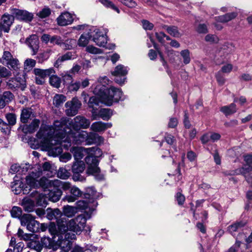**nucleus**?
<instances>
[{
    "instance_id": "de8ad7c7",
    "label": "nucleus",
    "mask_w": 252,
    "mask_h": 252,
    "mask_svg": "<svg viewBox=\"0 0 252 252\" xmlns=\"http://www.w3.org/2000/svg\"><path fill=\"white\" fill-rule=\"evenodd\" d=\"M23 206L26 211L31 212L33 210L34 203L30 199L24 200L23 201Z\"/></svg>"
},
{
    "instance_id": "f257e3e1",
    "label": "nucleus",
    "mask_w": 252,
    "mask_h": 252,
    "mask_svg": "<svg viewBox=\"0 0 252 252\" xmlns=\"http://www.w3.org/2000/svg\"><path fill=\"white\" fill-rule=\"evenodd\" d=\"M91 218L88 214H81L74 219L68 220L66 218L63 217L58 220V228L55 224H51L49 227V231L57 240V244L64 252H68L71 249V240L75 239L76 235L80 234L84 229L87 219Z\"/></svg>"
},
{
    "instance_id": "79ce46f5",
    "label": "nucleus",
    "mask_w": 252,
    "mask_h": 252,
    "mask_svg": "<svg viewBox=\"0 0 252 252\" xmlns=\"http://www.w3.org/2000/svg\"><path fill=\"white\" fill-rule=\"evenodd\" d=\"M166 30L169 34L175 37H180L182 35L176 26L166 27Z\"/></svg>"
},
{
    "instance_id": "2eb2a0df",
    "label": "nucleus",
    "mask_w": 252,
    "mask_h": 252,
    "mask_svg": "<svg viewBox=\"0 0 252 252\" xmlns=\"http://www.w3.org/2000/svg\"><path fill=\"white\" fill-rule=\"evenodd\" d=\"M81 106V103L77 97H73L71 100L66 102L65 113L68 116H75Z\"/></svg>"
},
{
    "instance_id": "a878e982",
    "label": "nucleus",
    "mask_w": 252,
    "mask_h": 252,
    "mask_svg": "<svg viewBox=\"0 0 252 252\" xmlns=\"http://www.w3.org/2000/svg\"><path fill=\"white\" fill-rule=\"evenodd\" d=\"M40 123V121L39 120L34 119L30 124L24 126L23 130L25 133H32L38 128Z\"/></svg>"
},
{
    "instance_id": "393cba45",
    "label": "nucleus",
    "mask_w": 252,
    "mask_h": 252,
    "mask_svg": "<svg viewBox=\"0 0 252 252\" xmlns=\"http://www.w3.org/2000/svg\"><path fill=\"white\" fill-rule=\"evenodd\" d=\"M26 43L32 49L33 55H35L38 49V40L35 35H32L26 40Z\"/></svg>"
},
{
    "instance_id": "c756f323",
    "label": "nucleus",
    "mask_w": 252,
    "mask_h": 252,
    "mask_svg": "<svg viewBox=\"0 0 252 252\" xmlns=\"http://www.w3.org/2000/svg\"><path fill=\"white\" fill-rule=\"evenodd\" d=\"M245 224L246 223L244 221H238L228 226L227 230L230 233L233 235L234 232L238 231L243 227Z\"/></svg>"
},
{
    "instance_id": "2f4dec72",
    "label": "nucleus",
    "mask_w": 252,
    "mask_h": 252,
    "mask_svg": "<svg viewBox=\"0 0 252 252\" xmlns=\"http://www.w3.org/2000/svg\"><path fill=\"white\" fill-rule=\"evenodd\" d=\"M96 192L93 187L87 189L86 192L83 194L84 198L91 200L92 203L94 202V199L96 197Z\"/></svg>"
},
{
    "instance_id": "9b49d317",
    "label": "nucleus",
    "mask_w": 252,
    "mask_h": 252,
    "mask_svg": "<svg viewBox=\"0 0 252 252\" xmlns=\"http://www.w3.org/2000/svg\"><path fill=\"white\" fill-rule=\"evenodd\" d=\"M85 169V164L83 161H75L72 166V172L73 174V179L75 181L84 182L85 178L81 175Z\"/></svg>"
},
{
    "instance_id": "3c124183",
    "label": "nucleus",
    "mask_w": 252,
    "mask_h": 252,
    "mask_svg": "<svg viewBox=\"0 0 252 252\" xmlns=\"http://www.w3.org/2000/svg\"><path fill=\"white\" fill-rule=\"evenodd\" d=\"M99 1L106 7L112 9L118 13H120L119 9L111 1L109 0H99Z\"/></svg>"
},
{
    "instance_id": "7c9ffc66",
    "label": "nucleus",
    "mask_w": 252,
    "mask_h": 252,
    "mask_svg": "<svg viewBox=\"0 0 252 252\" xmlns=\"http://www.w3.org/2000/svg\"><path fill=\"white\" fill-rule=\"evenodd\" d=\"M237 16V13L235 12H231L227 13L225 15L220 16L216 17V19L217 21L221 23L227 22Z\"/></svg>"
},
{
    "instance_id": "f8f14e48",
    "label": "nucleus",
    "mask_w": 252,
    "mask_h": 252,
    "mask_svg": "<svg viewBox=\"0 0 252 252\" xmlns=\"http://www.w3.org/2000/svg\"><path fill=\"white\" fill-rule=\"evenodd\" d=\"M128 70L127 67L122 64L118 65L114 70L112 72V74L115 76V81L121 85L124 84L126 81V76L127 74Z\"/></svg>"
},
{
    "instance_id": "ea45409f",
    "label": "nucleus",
    "mask_w": 252,
    "mask_h": 252,
    "mask_svg": "<svg viewBox=\"0 0 252 252\" xmlns=\"http://www.w3.org/2000/svg\"><path fill=\"white\" fill-rule=\"evenodd\" d=\"M54 181H57L59 182L58 184H57L56 185H51L50 186V188L51 187H54L57 188L59 187H61V188L63 189L64 190H69L70 191L71 189L72 188V186L69 183V182H62L59 180H54Z\"/></svg>"
},
{
    "instance_id": "4468645a",
    "label": "nucleus",
    "mask_w": 252,
    "mask_h": 252,
    "mask_svg": "<svg viewBox=\"0 0 252 252\" xmlns=\"http://www.w3.org/2000/svg\"><path fill=\"white\" fill-rule=\"evenodd\" d=\"M244 160L248 165H245L244 167L240 169L236 170L235 171V173L236 174H243L248 182H252V175L249 176L248 174L252 171V167L250 165L252 163V156H245L244 157Z\"/></svg>"
},
{
    "instance_id": "f03ea898",
    "label": "nucleus",
    "mask_w": 252,
    "mask_h": 252,
    "mask_svg": "<svg viewBox=\"0 0 252 252\" xmlns=\"http://www.w3.org/2000/svg\"><path fill=\"white\" fill-rule=\"evenodd\" d=\"M67 119L61 118L60 120L55 121L53 126H41L36 134L37 138L41 139L40 142L47 149L49 156L57 157L63 152L62 147L67 148L68 144L63 141L65 136L61 128L66 125Z\"/></svg>"
},
{
    "instance_id": "72a5a7b5",
    "label": "nucleus",
    "mask_w": 252,
    "mask_h": 252,
    "mask_svg": "<svg viewBox=\"0 0 252 252\" xmlns=\"http://www.w3.org/2000/svg\"><path fill=\"white\" fill-rule=\"evenodd\" d=\"M65 217L62 214L61 211L59 209H54L51 212L48 214V218L50 220L54 219L56 220L57 223L58 224V220H60L62 218ZM56 228H57L58 227Z\"/></svg>"
},
{
    "instance_id": "7ed1b4c3",
    "label": "nucleus",
    "mask_w": 252,
    "mask_h": 252,
    "mask_svg": "<svg viewBox=\"0 0 252 252\" xmlns=\"http://www.w3.org/2000/svg\"><path fill=\"white\" fill-rule=\"evenodd\" d=\"M109 82L106 76L101 77L95 85H94L93 93L100 96V101L107 106H111L114 102L122 100L123 93L121 89L111 87L106 90L105 85Z\"/></svg>"
},
{
    "instance_id": "a211bd4d",
    "label": "nucleus",
    "mask_w": 252,
    "mask_h": 252,
    "mask_svg": "<svg viewBox=\"0 0 252 252\" xmlns=\"http://www.w3.org/2000/svg\"><path fill=\"white\" fill-rule=\"evenodd\" d=\"M14 17L12 14H4L1 17V21L0 22V30L5 32H8L11 26L14 22Z\"/></svg>"
},
{
    "instance_id": "aec40b11",
    "label": "nucleus",
    "mask_w": 252,
    "mask_h": 252,
    "mask_svg": "<svg viewBox=\"0 0 252 252\" xmlns=\"http://www.w3.org/2000/svg\"><path fill=\"white\" fill-rule=\"evenodd\" d=\"M112 125L111 123H103L101 121L93 123L91 126L90 129L93 131L100 132L105 131L107 128H110Z\"/></svg>"
},
{
    "instance_id": "423d86ee",
    "label": "nucleus",
    "mask_w": 252,
    "mask_h": 252,
    "mask_svg": "<svg viewBox=\"0 0 252 252\" xmlns=\"http://www.w3.org/2000/svg\"><path fill=\"white\" fill-rule=\"evenodd\" d=\"M88 155L85 158V161L88 165L87 173L89 174L96 175L100 172L98 167V161L96 158L101 156V150L97 147L89 148Z\"/></svg>"
},
{
    "instance_id": "58836bf2",
    "label": "nucleus",
    "mask_w": 252,
    "mask_h": 252,
    "mask_svg": "<svg viewBox=\"0 0 252 252\" xmlns=\"http://www.w3.org/2000/svg\"><path fill=\"white\" fill-rule=\"evenodd\" d=\"M180 55L185 64L189 63L191 61L190 53L188 49H185L180 52Z\"/></svg>"
},
{
    "instance_id": "69168bd1",
    "label": "nucleus",
    "mask_w": 252,
    "mask_h": 252,
    "mask_svg": "<svg viewBox=\"0 0 252 252\" xmlns=\"http://www.w3.org/2000/svg\"><path fill=\"white\" fill-rule=\"evenodd\" d=\"M71 159V155L68 153H65L60 157V160L63 162H66Z\"/></svg>"
},
{
    "instance_id": "603ef678",
    "label": "nucleus",
    "mask_w": 252,
    "mask_h": 252,
    "mask_svg": "<svg viewBox=\"0 0 252 252\" xmlns=\"http://www.w3.org/2000/svg\"><path fill=\"white\" fill-rule=\"evenodd\" d=\"M92 203V202L89 199L87 200H80L77 202V206L79 209H85L88 207H90L89 203Z\"/></svg>"
},
{
    "instance_id": "c9c22d12",
    "label": "nucleus",
    "mask_w": 252,
    "mask_h": 252,
    "mask_svg": "<svg viewBox=\"0 0 252 252\" xmlns=\"http://www.w3.org/2000/svg\"><path fill=\"white\" fill-rule=\"evenodd\" d=\"M63 213V216L70 218L75 215L76 213V209L75 207L67 205L64 206Z\"/></svg>"
},
{
    "instance_id": "b1692460",
    "label": "nucleus",
    "mask_w": 252,
    "mask_h": 252,
    "mask_svg": "<svg viewBox=\"0 0 252 252\" xmlns=\"http://www.w3.org/2000/svg\"><path fill=\"white\" fill-rule=\"evenodd\" d=\"M33 72L35 76H39L45 80V78L50 77L51 74H55V70L53 68H49L46 69L36 68L34 69Z\"/></svg>"
},
{
    "instance_id": "c03bdc74",
    "label": "nucleus",
    "mask_w": 252,
    "mask_h": 252,
    "mask_svg": "<svg viewBox=\"0 0 252 252\" xmlns=\"http://www.w3.org/2000/svg\"><path fill=\"white\" fill-rule=\"evenodd\" d=\"M28 246L31 249L34 250L37 252H40L42 249V246L38 241H31L28 243Z\"/></svg>"
},
{
    "instance_id": "5fc2aeb1",
    "label": "nucleus",
    "mask_w": 252,
    "mask_h": 252,
    "mask_svg": "<svg viewBox=\"0 0 252 252\" xmlns=\"http://www.w3.org/2000/svg\"><path fill=\"white\" fill-rule=\"evenodd\" d=\"M87 52L92 54H100L102 53L101 49L96 48L93 45H89L86 47Z\"/></svg>"
},
{
    "instance_id": "a18cd8bd",
    "label": "nucleus",
    "mask_w": 252,
    "mask_h": 252,
    "mask_svg": "<svg viewBox=\"0 0 252 252\" xmlns=\"http://www.w3.org/2000/svg\"><path fill=\"white\" fill-rule=\"evenodd\" d=\"M91 38L92 37H89L87 32L82 34L78 41V45L81 47H85L88 44L89 39Z\"/></svg>"
},
{
    "instance_id": "13d9d810",
    "label": "nucleus",
    "mask_w": 252,
    "mask_h": 252,
    "mask_svg": "<svg viewBox=\"0 0 252 252\" xmlns=\"http://www.w3.org/2000/svg\"><path fill=\"white\" fill-rule=\"evenodd\" d=\"M119 1L129 8H134L137 6L136 2L134 0H120Z\"/></svg>"
},
{
    "instance_id": "f704fd0d",
    "label": "nucleus",
    "mask_w": 252,
    "mask_h": 252,
    "mask_svg": "<svg viewBox=\"0 0 252 252\" xmlns=\"http://www.w3.org/2000/svg\"><path fill=\"white\" fill-rule=\"evenodd\" d=\"M66 99L65 95L62 94H56L53 98V104L56 107L61 106Z\"/></svg>"
},
{
    "instance_id": "4be33fe9",
    "label": "nucleus",
    "mask_w": 252,
    "mask_h": 252,
    "mask_svg": "<svg viewBox=\"0 0 252 252\" xmlns=\"http://www.w3.org/2000/svg\"><path fill=\"white\" fill-rule=\"evenodd\" d=\"M57 20L58 25L61 26L71 24L73 21L72 16L68 12L62 13Z\"/></svg>"
},
{
    "instance_id": "4c0bfd02",
    "label": "nucleus",
    "mask_w": 252,
    "mask_h": 252,
    "mask_svg": "<svg viewBox=\"0 0 252 252\" xmlns=\"http://www.w3.org/2000/svg\"><path fill=\"white\" fill-rule=\"evenodd\" d=\"M36 64V61L32 59H26L24 63V69L25 71L29 72L31 70Z\"/></svg>"
},
{
    "instance_id": "6ab92c4d",
    "label": "nucleus",
    "mask_w": 252,
    "mask_h": 252,
    "mask_svg": "<svg viewBox=\"0 0 252 252\" xmlns=\"http://www.w3.org/2000/svg\"><path fill=\"white\" fill-rule=\"evenodd\" d=\"M9 89L11 90L20 89L23 91L26 87L25 80L18 78H12L6 83Z\"/></svg>"
},
{
    "instance_id": "473e14b6",
    "label": "nucleus",
    "mask_w": 252,
    "mask_h": 252,
    "mask_svg": "<svg viewBox=\"0 0 252 252\" xmlns=\"http://www.w3.org/2000/svg\"><path fill=\"white\" fill-rule=\"evenodd\" d=\"M49 83L52 87L58 89L61 86V79L55 74H51L49 77Z\"/></svg>"
},
{
    "instance_id": "774afa93",
    "label": "nucleus",
    "mask_w": 252,
    "mask_h": 252,
    "mask_svg": "<svg viewBox=\"0 0 252 252\" xmlns=\"http://www.w3.org/2000/svg\"><path fill=\"white\" fill-rule=\"evenodd\" d=\"M198 32L200 33H206L208 32L207 26L204 24H199L196 29Z\"/></svg>"
},
{
    "instance_id": "9d476101",
    "label": "nucleus",
    "mask_w": 252,
    "mask_h": 252,
    "mask_svg": "<svg viewBox=\"0 0 252 252\" xmlns=\"http://www.w3.org/2000/svg\"><path fill=\"white\" fill-rule=\"evenodd\" d=\"M21 225L27 226V229L32 232L40 231V223L35 220L30 214L23 215L20 219Z\"/></svg>"
},
{
    "instance_id": "412c9836",
    "label": "nucleus",
    "mask_w": 252,
    "mask_h": 252,
    "mask_svg": "<svg viewBox=\"0 0 252 252\" xmlns=\"http://www.w3.org/2000/svg\"><path fill=\"white\" fill-rule=\"evenodd\" d=\"M75 161H80L85 156L88 155L89 148L84 147H74L71 150Z\"/></svg>"
},
{
    "instance_id": "ddd939ff",
    "label": "nucleus",
    "mask_w": 252,
    "mask_h": 252,
    "mask_svg": "<svg viewBox=\"0 0 252 252\" xmlns=\"http://www.w3.org/2000/svg\"><path fill=\"white\" fill-rule=\"evenodd\" d=\"M2 59L5 61L7 67L11 70L17 71L20 67V63L19 60L14 58L9 51H4Z\"/></svg>"
},
{
    "instance_id": "864d4df0",
    "label": "nucleus",
    "mask_w": 252,
    "mask_h": 252,
    "mask_svg": "<svg viewBox=\"0 0 252 252\" xmlns=\"http://www.w3.org/2000/svg\"><path fill=\"white\" fill-rule=\"evenodd\" d=\"M11 72L4 66H0V78L8 77L11 76Z\"/></svg>"
},
{
    "instance_id": "680f3d73",
    "label": "nucleus",
    "mask_w": 252,
    "mask_h": 252,
    "mask_svg": "<svg viewBox=\"0 0 252 252\" xmlns=\"http://www.w3.org/2000/svg\"><path fill=\"white\" fill-rule=\"evenodd\" d=\"M50 42L52 44L60 45L61 46L63 43V40L61 36L58 35H54L51 37Z\"/></svg>"
},
{
    "instance_id": "1a4fd4ad",
    "label": "nucleus",
    "mask_w": 252,
    "mask_h": 252,
    "mask_svg": "<svg viewBox=\"0 0 252 252\" xmlns=\"http://www.w3.org/2000/svg\"><path fill=\"white\" fill-rule=\"evenodd\" d=\"M87 35L89 37H92V40L98 46L104 47L107 42V38L105 33H103L96 27H89Z\"/></svg>"
},
{
    "instance_id": "cd10ccee",
    "label": "nucleus",
    "mask_w": 252,
    "mask_h": 252,
    "mask_svg": "<svg viewBox=\"0 0 252 252\" xmlns=\"http://www.w3.org/2000/svg\"><path fill=\"white\" fill-rule=\"evenodd\" d=\"M62 195V191L61 189H54L49 191L47 194L48 200L56 202L59 200Z\"/></svg>"
},
{
    "instance_id": "dca6fc26",
    "label": "nucleus",
    "mask_w": 252,
    "mask_h": 252,
    "mask_svg": "<svg viewBox=\"0 0 252 252\" xmlns=\"http://www.w3.org/2000/svg\"><path fill=\"white\" fill-rule=\"evenodd\" d=\"M10 10L14 19L26 22H30L33 19V14L26 10L14 8H11Z\"/></svg>"
},
{
    "instance_id": "e2e57ef3",
    "label": "nucleus",
    "mask_w": 252,
    "mask_h": 252,
    "mask_svg": "<svg viewBox=\"0 0 252 252\" xmlns=\"http://www.w3.org/2000/svg\"><path fill=\"white\" fill-rule=\"evenodd\" d=\"M6 118L10 125H14L16 124V118L15 114L9 113L6 115Z\"/></svg>"
},
{
    "instance_id": "49530a36",
    "label": "nucleus",
    "mask_w": 252,
    "mask_h": 252,
    "mask_svg": "<svg viewBox=\"0 0 252 252\" xmlns=\"http://www.w3.org/2000/svg\"><path fill=\"white\" fill-rule=\"evenodd\" d=\"M68 91L70 92H77L81 88L80 81L73 82V80L66 86Z\"/></svg>"
},
{
    "instance_id": "e433bc0d",
    "label": "nucleus",
    "mask_w": 252,
    "mask_h": 252,
    "mask_svg": "<svg viewBox=\"0 0 252 252\" xmlns=\"http://www.w3.org/2000/svg\"><path fill=\"white\" fill-rule=\"evenodd\" d=\"M69 71L63 72L60 74L61 76L63 85L67 86L73 80V77L72 75L70 74Z\"/></svg>"
},
{
    "instance_id": "5701e85b",
    "label": "nucleus",
    "mask_w": 252,
    "mask_h": 252,
    "mask_svg": "<svg viewBox=\"0 0 252 252\" xmlns=\"http://www.w3.org/2000/svg\"><path fill=\"white\" fill-rule=\"evenodd\" d=\"M34 117V113L31 108H26L22 110L20 117L22 123H27L29 119H31Z\"/></svg>"
},
{
    "instance_id": "a19ab883",
    "label": "nucleus",
    "mask_w": 252,
    "mask_h": 252,
    "mask_svg": "<svg viewBox=\"0 0 252 252\" xmlns=\"http://www.w3.org/2000/svg\"><path fill=\"white\" fill-rule=\"evenodd\" d=\"M76 40L74 39H67L64 42H63L62 47L65 50H70L76 46Z\"/></svg>"
},
{
    "instance_id": "37998d69",
    "label": "nucleus",
    "mask_w": 252,
    "mask_h": 252,
    "mask_svg": "<svg viewBox=\"0 0 252 252\" xmlns=\"http://www.w3.org/2000/svg\"><path fill=\"white\" fill-rule=\"evenodd\" d=\"M90 135L91 136L90 137V143H94L100 144L104 142V138L102 136H99L96 133L90 132Z\"/></svg>"
},
{
    "instance_id": "6e6d98bb",
    "label": "nucleus",
    "mask_w": 252,
    "mask_h": 252,
    "mask_svg": "<svg viewBox=\"0 0 252 252\" xmlns=\"http://www.w3.org/2000/svg\"><path fill=\"white\" fill-rule=\"evenodd\" d=\"M10 213L11 216L13 218H19L22 215L21 209L18 207H13Z\"/></svg>"
},
{
    "instance_id": "20e7f679",
    "label": "nucleus",
    "mask_w": 252,
    "mask_h": 252,
    "mask_svg": "<svg viewBox=\"0 0 252 252\" xmlns=\"http://www.w3.org/2000/svg\"><path fill=\"white\" fill-rule=\"evenodd\" d=\"M41 171H36L30 173L26 178L27 186L30 189H37L41 187L44 189L50 188L51 185H56L57 181H51L45 178L42 177L39 180L38 178L41 176Z\"/></svg>"
},
{
    "instance_id": "bf43d9fd",
    "label": "nucleus",
    "mask_w": 252,
    "mask_h": 252,
    "mask_svg": "<svg viewBox=\"0 0 252 252\" xmlns=\"http://www.w3.org/2000/svg\"><path fill=\"white\" fill-rule=\"evenodd\" d=\"M71 194L73 195L77 199L82 196L83 193L80 189L76 186H72L70 191Z\"/></svg>"
},
{
    "instance_id": "6e6552de",
    "label": "nucleus",
    "mask_w": 252,
    "mask_h": 252,
    "mask_svg": "<svg viewBox=\"0 0 252 252\" xmlns=\"http://www.w3.org/2000/svg\"><path fill=\"white\" fill-rule=\"evenodd\" d=\"M63 118H66V117ZM66 119H67L66 127H70L74 130L87 129L89 127L91 124L90 120L82 115H78L70 121L68 118H66Z\"/></svg>"
},
{
    "instance_id": "338daca9",
    "label": "nucleus",
    "mask_w": 252,
    "mask_h": 252,
    "mask_svg": "<svg viewBox=\"0 0 252 252\" xmlns=\"http://www.w3.org/2000/svg\"><path fill=\"white\" fill-rule=\"evenodd\" d=\"M142 26L146 30H151L154 27V25L147 20L142 21Z\"/></svg>"
},
{
    "instance_id": "052dcab7",
    "label": "nucleus",
    "mask_w": 252,
    "mask_h": 252,
    "mask_svg": "<svg viewBox=\"0 0 252 252\" xmlns=\"http://www.w3.org/2000/svg\"><path fill=\"white\" fill-rule=\"evenodd\" d=\"M76 55L74 52H67L64 55L61 56L62 60L63 61L72 60L76 58Z\"/></svg>"
},
{
    "instance_id": "bb28decb",
    "label": "nucleus",
    "mask_w": 252,
    "mask_h": 252,
    "mask_svg": "<svg viewBox=\"0 0 252 252\" xmlns=\"http://www.w3.org/2000/svg\"><path fill=\"white\" fill-rule=\"evenodd\" d=\"M13 99V95L10 92H4L2 94L0 95V108H3L6 104L11 101Z\"/></svg>"
},
{
    "instance_id": "c85d7f7f",
    "label": "nucleus",
    "mask_w": 252,
    "mask_h": 252,
    "mask_svg": "<svg viewBox=\"0 0 252 252\" xmlns=\"http://www.w3.org/2000/svg\"><path fill=\"white\" fill-rule=\"evenodd\" d=\"M220 111L226 116L232 115L237 111V108L235 104L232 103L229 105L223 106L220 108Z\"/></svg>"
},
{
    "instance_id": "0e129e2a",
    "label": "nucleus",
    "mask_w": 252,
    "mask_h": 252,
    "mask_svg": "<svg viewBox=\"0 0 252 252\" xmlns=\"http://www.w3.org/2000/svg\"><path fill=\"white\" fill-rule=\"evenodd\" d=\"M176 199L179 205H182L185 201V197L181 192H177L176 194Z\"/></svg>"
},
{
    "instance_id": "f3484780",
    "label": "nucleus",
    "mask_w": 252,
    "mask_h": 252,
    "mask_svg": "<svg viewBox=\"0 0 252 252\" xmlns=\"http://www.w3.org/2000/svg\"><path fill=\"white\" fill-rule=\"evenodd\" d=\"M11 188L15 194H18L21 191H23L24 194H28L30 191V189L28 186L24 187L22 182L18 179L17 175L14 178V181L11 183Z\"/></svg>"
},
{
    "instance_id": "4d7b16f0",
    "label": "nucleus",
    "mask_w": 252,
    "mask_h": 252,
    "mask_svg": "<svg viewBox=\"0 0 252 252\" xmlns=\"http://www.w3.org/2000/svg\"><path fill=\"white\" fill-rule=\"evenodd\" d=\"M51 14V10L48 7H45L37 13V15L41 18L48 17Z\"/></svg>"
},
{
    "instance_id": "09e8293b",
    "label": "nucleus",
    "mask_w": 252,
    "mask_h": 252,
    "mask_svg": "<svg viewBox=\"0 0 252 252\" xmlns=\"http://www.w3.org/2000/svg\"><path fill=\"white\" fill-rule=\"evenodd\" d=\"M70 176V173L65 168L60 167L57 172V176L62 179H66Z\"/></svg>"
},
{
    "instance_id": "39448f33",
    "label": "nucleus",
    "mask_w": 252,
    "mask_h": 252,
    "mask_svg": "<svg viewBox=\"0 0 252 252\" xmlns=\"http://www.w3.org/2000/svg\"><path fill=\"white\" fill-rule=\"evenodd\" d=\"M66 125L61 128L63 131V135L65 136L63 140L67 141L69 146H70L72 142L75 144H81L85 141L88 143H90L91 136L86 131L74 130L73 131L70 127H66Z\"/></svg>"
},
{
    "instance_id": "0eeeda50",
    "label": "nucleus",
    "mask_w": 252,
    "mask_h": 252,
    "mask_svg": "<svg viewBox=\"0 0 252 252\" xmlns=\"http://www.w3.org/2000/svg\"><path fill=\"white\" fill-rule=\"evenodd\" d=\"M99 101L95 96H92L90 98L88 105L89 107L92 108V113L93 120H96L97 116L101 118L104 121H107L110 119L113 114V111L109 108L101 109L98 115L96 113L97 108H95V106L98 105Z\"/></svg>"
},
{
    "instance_id": "8fccbe9b",
    "label": "nucleus",
    "mask_w": 252,
    "mask_h": 252,
    "mask_svg": "<svg viewBox=\"0 0 252 252\" xmlns=\"http://www.w3.org/2000/svg\"><path fill=\"white\" fill-rule=\"evenodd\" d=\"M47 198H48V196H46L45 194L42 193L39 194L36 199L37 204L39 206H46L48 202Z\"/></svg>"
}]
</instances>
